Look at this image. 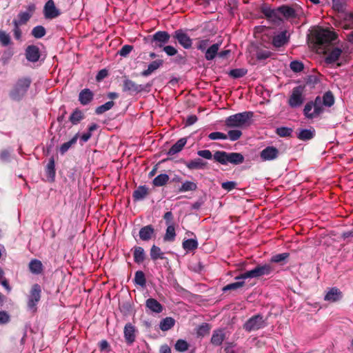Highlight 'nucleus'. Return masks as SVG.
Returning <instances> with one entry per match:
<instances>
[{
  "instance_id": "obj_1",
  "label": "nucleus",
  "mask_w": 353,
  "mask_h": 353,
  "mask_svg": "<svg viewBox=\"0 0 353 353\" xmlns=\"http://www.w3.org/2000/svg\"><path fill=\"white\" fill-rule=\"evenodd\" d=\"M197 154L205 159H211L212 157L215 161L222 164L227 165L232 163L239 165L244 161V157L239 152H226L225 151H216L212 155L209 150H202L197 152Z\"/></svg>"
},
{
  "instance_id": "obj_2",
  "label": "nucleus",
  "mask_w": 353,
  "mask_h": 353,
  "mask_svg": "<svg viewBox=\"0 0 353 353\" xmlns=\"http://www.w3.org/2000/svg\"><path fill=\"white\" fill-rule=\"evenodd\" d=\"M252 117V112L237 113L226 118L225 123L228 128H243L250 125Z\"/></svg>"
},
{
  "instance_id": "obj_3",
  "label": "nucleus",
  "mask_w": 353,
  "mask_h": 353,
  "mask_svg": "<svg viewBox=\"0 0 353 353\" xmlns=\"http://www.w3.org/2000/svg\"><path fill=\"white\" fill-rule=\"evenodd\" d=\"M274 271V268L271 263L259 265L254 269L247 271L241 276L243 279L259 278L263 276H268Z\"/></svg>"
},
{
  "instance_id": "obj_4",
  "label": "nucleus",
  "mask_w": 353,
  "mask_h": 353,
  "mask_svg": "<svg viewBox=\"0 0 353 353\" xmlns=\"http://www.w3.org/2000/svg\"><path fill=\"white\" fill-rule=\"evenodd\" d=\"M30 83L31 80L29 78H22L19 79L10 93V97L13 100H20L28 91Z\"/></svg>"
},
{
  "instance_id": "obj_5",
  "label": "nucleus",
  "mask_w": 353,
  "mask_h": 353,
  "mask_svg": "<svg viewBox=\"0 0 353 353\" xmlns=\"http://www.w3.org/2000/svg\"><path fill=\"white\" fill-rule=\"evenodd\" d=\"M323 112L322 101L320 97H317L314 101L308 102L304 107L303 113L306 118L313 119Z\"/></svg>"
},
{
  "instance_id": "obj_6",
  "label": "nucleus",
  "mask_w": 353,
  "mask_h": 353,
  "mask_svg": "<svg viewBox=\"0 0 353 353\" xmlns=\"http://www.w3.org/2000/svg\"><path fill=\"white\" fill-rule=\"evenodd\" d=\"M266 325L265 321L263 316L256 314L250 318L243 325V329L248 332L258 330Z\"/></svg>"
},
{
  "instance_id": "obj_7",
  "label": "nucleus",
  "mask_w": 353,
  "mask_h": 353,
  "mask_svg": "<svg viewBox=\"0 0 353 353\" xmlns=\"http://www.w3.org/2000/svg\"><path fill=\"white\" fill-rule=\"evenodd\" d=\"M304 87L299 85L293 88L288 99V104L291 108H297L301 106L304 100Z\"/></svg>"
},
{
  "instance_id": "obj_8",
  "label": "nucleus",
  "mask_w": 353,
  "mask_h": 353,
  "mask_svg": "<svg viewBox=\"0 0 353 353\" xmlns=\"http://www.w3.org/2000/svg\"><path fill=\"white\" fill-rule=\"evenodd\" d=\"M314 34L316 41L319 44L330 43L336 38V34L334 32L326 29H318Z\"/></svg>"
},
{
  "instance_id": "obj_9",
  "label": "nucleus",
  "mask_w": 353,
  "mask_h": 353,
  "mask_svg": "<svg viewBox=\"0 0 353 353\" xmlns=\"http://www.w3.org/2000/svg\"><path fill=\"white\" fill-rule=\"evenodd\" d=\"M43 14L46 19H54L59 16L60 11L55 6L53 0H48L43 8Z\"/></svg>"
},
{
  "instance_id": "obj_10",
  "label": "nucleus",
  "mask_w": 353,
  "mask_h": 353,
  "mask_svg": "<svg viewBox=\"0 0 353 353\" xmlns=\"http://www.w3.org/2000/svg\"><path fill=\"white\" fill-rule=\"evenodd\" d=\"M279 150L273 146H268L260 153V157L263 161H272L279 156Z\"/></svg>"
},
{
  "instance_id": "obj_11",
  "label": "nucleus",
  "mask_w": 353,
  "mask_h": 353,
  "mask_svg": "<svg viewBox=\"0 0 353 353\" xmlns=\"http://www.w3.org/2000/svg\"><path fill=\"white\" fill-rule=\"evenodd\" d=\"M41 299V290L39 288H33L29 295L28 301V307L35 312L37 310L36 305Z\"/></svg>"
},
{
  "instance_id": "obj_12",
  "label": "nucleus",
  "mask_w": 353,
  "mask_h": 353,
  "mask_svg": "<svg viewBox=\"0 0 353 353\" xmlns=\"http://www.w3.org/2000/svg\"><path fill=\"white\" fill-rule=\"evenodd\" d=\"M170 34L165 31H158L153 35V41L157 47L162 48L169 41Z\"/></svg>"
},
{
  "instance_id": "obj_13",
  "label": "nucleus",
  "mask_w": 353,
  "mask_h": 353,
  "mask_svg": "<svg viewBox=\"0 0 353 353\" xmlns=\"http://www.w3.org/2000/svg\"><path fill=\"white\" fill-rule=\"evenodd\" d=\"M26 57L30 62H37L40 58L39 48L34 45L28 46L26 50Z\"/></svg>"
},
{
  "instance_id": "obj_14",
  "label": "nucleus",
  "mask_w": 353,
  "mask_h": 353,
  "mask_svg": "<svg viewBox=\"0 0 353 353\" xmlns=\"http://www.w3.org/2000/svg\"><path fill=\"white\" fill-rule=\"evenodd\" d=\"M174 37L177 39L179 43L185 49H189L191 48L192 41L190 37L183 32L181 30H178L175 32Z\"/></svg>"
},
{
  "instance_id": "obj_15",
  "label": "nucleus",
  "mask_w": 353,
  "mask_h": 353,
  "mask_svg": "<svg viewBox=\"0 0 353 353\" xmlns=\"http://www.w3.org/2000/svg\"><path fill=\"white\" fill-rule=\"evenodd\" d=\"M124 338L128 345H132L135 341V329L130 323H128L125 325Z\"/></svg>"
},
{
  "instance_id": "obj_16",
  "label": "nucleus",
  "mask_w": 353,
  "mask_h": 353,
  "mask_svg": "<svg viewBox=\"0 0 353 353\" xmlns=\"http://www.w3.org/2000/svg\"><path fill=\"white\" fill-rule=\"evenodd\" d=\"M342 53V50L339 48H333L329 50L325 57L327 63H334L339 60Z\"/></svg>"
},
{
  "instance_id": "obj_17",
  "label": "nucleus",
  "mask_w": 353,
  "mask_h": 353,
  "mask_svg": "<svg viewBox=\"0 0 353 353\" xmlns=\"http://www.w3.org/2000/svg\"><path fill=\"white\" fill-rule=\"evenodd\" d=\"M289 35L287 31H282L276 34L272 39V44L276 48H279L288 43Z\"/></svg>"
},
{
  "instance_id": "obj_18",
  "label": "nucleus",
  "mask_w": 353,
  "mask_h": 353,
  "mask_svg": "<svg viewBox=\"0 0 353 353\" xmlns=\"http://www.w3.org/2000/svg\"><path fill=\"white\" fill-rule=\"evenodd\" d=\"M225 339V333L223 330L218 329L213 331L210 342L214 346H219Z\"/></svg>"
},
{
  "instance_id": "obj_19",
  "label": "nucleus",
  "mask_w": 353,
  "mask_h": 353,
  "mask_svg": "<svg viewBox=\"0 0 353 353\" xmlns=\"http://www.w3.org/2000/svg\"><path fill=\"white\" fill-rule=\"evenodd\" d=\"M93 97V92L90 89L85 88L80 92L79 101L82 105H85L92 101Z\"/></svg>"
},
{
  "instance_id": "obj_20",
  "label": "nucleus",
  "mask_w": 353,
  "mask_h": 353,
  "mask_svg": "<svg viewBox=\"0 0 353 353\" xmlns=\"http://www.w3.org/2000/svg\"><path fill=\"white\" fill-rule=\"evenodd\" d=\"M154 234V230L150 225L142 228L139 231V237L141 240L147 241L152 239Z\"/></svg>"
},
{
  "instance_id": "obj_21",
  "label": "nucleus",
  "mask_w": 353,
  "mask_h": 353,
  "mask_svg": "<svg viewBox=\"0 0 353 353\" xmlns=\"http://www.w3.org/2000/svg\"><path fill=\"white\" fill-rule=\"evenodd\" d=\"M163 61L161 59L151 62L148 65V68L141 72L142 76L148 77L150 75L152 72L159 68L163 65Z\"/></svg>"
},
{
  "instance_id": "obj_22",
  "label": "nucleus",
  "mask_w": 353,
  "mask_h": 353,
  "mask_svg": "<svg viewBox=\"0 0 353 353\" xmlns=\"http://www.w3.org/2000/svg\"><path fill=\"white\" fill-rule=\"evenodd\" d=\"M30 271L34 274H41L43 270V266L41 261L32 259L29 263Z\"/></svg>"
},
{
  "instance_id": "obj_23",
  "label": "nucleus",
  "mask_w": 353,
  "mask_h": 353,
  "mask_svg": "<svg viewBox=\"0 0 353 353\" xmlns=\"http://www.w3.org/2000/svg\"><path fill=\"white\" fill-rule=\"evenodd\" d=\"M342 297V293L338 288H331L325 296V300L330 302H334Z\"/></svg>"
},
{
  "instance_id": "obj_24",
  "label": "nucleus",
  "mask_w": 353,
  "mask_h": 353,
  "mask_svg": "<svg viewBox=\"0 0 353 353\" xmlns=\"http://www.w3.org/2000/svg\"><path fill=\"white\" fill-rule=\"evenodd\" d=\"M263 13L270 19L273 21H276L277 20H281V18L279 16V10L277 9H272L269 7H265L263 8Z\"/></svg>"
},
{
  "instance_id": "obj_25",
  "label": "nucleus",
  "mask_w": 353,
  "mask_h": 353,
  "mask_svg": "<svg viewBox=\"0 0 353 353\" xmlns=\"http://www.w3.org/2000/svg\"><path fill=\"white\" fill-rule=\"evenodd\" d=\"M146 307L156 313H160L163 311V306L154 299H148L146 301Z\"/></svg>"
},
{
  "instance_id": "obj_26",
  "label": "nucleus",
  "mask_w": 353,
  "mask_h": 353,
  "mask_svg": "<svg viewBox=\"0 0 353 353\" xmlns=\"http://www.w3.org/2000/svg\"><path fill=\"white\" fill-rule=\"evenodd\" d=\"M187 143L185 138H181L178 140L169 150L168 154L173 155L179 152Z\"/></svg>"
},
{
  "instance_id": "obj_27",
  "label": "nucleus",
  "mask_w": 353,
  "mask_h": 353,
  "mask_svg": "<svg viewBox=\"0 0 353 353\" xmlns=\"http://www.w3.org/2000/svg\"><path fill=\"white\" fill-rule=\"evenodd\" d=\"M206 163L201 159H195L186 163V167L190 170L203 169L206 166Z\"/></svg>"
},
{
  "instance_id": "obj_28",
  "label": "nucleus",
  "mask_w": 353,
  "mask_h": 353,
  "mask_svg": "<svg viewBox=\"0 0 353 353\" xmlns=\"http://www.w3.org/2000/svg\"><path fill=\"white\" fill-rule=\"evenodd\" d=\"M220 45L215 43L212 45L205 50V57L207 60H212L218 53Z\"/></svg>"
},
{
  "instance_id": "obj_29",
  "label": "nucleus",
  "mask_w": 353,
  "mask_h": 353,
  "mask_svg": "<svg viewBox=\"0 0 353 353\" xmlns=\"http://www.w3.org/2000/svg\"><path fill=\"white\" fill-rule=\"evenodd\" d=\"M183 248L186 251H192L197 248L198 241L196 239H189L183 241Z\"/></svg>"
},
{
  "instance_id": "obj_30",
  "label": "nucleus",
  "mask_w": 353,
  "mask_h": 353,
  "mask_svg": "<svg viewBox=\"0 0 353 353\" xmlns=\"http://www.w3.org/2000/svg\"><path fill=\"white\" fill-rule=\"evenodd\" d=\"M279 16L281 18V16L285 18H290L294 15V10L290 6H283L278 8Z\"/></svg>"
},
{
  "instance_id": "obj_31",
  "label": "nucleus",
  "mask_w": 353,
  "mask_h": 353,
  "mask_svg": "<svg viewBox=\"0 0 353 353\" xmlns=\"http://www.w3.org/2000/svg\"><path fill=\"white\" fill-rule=\"evenodd\" d=\"M175 323V321L172 317H166L160 322V329L162 331H167L170 329H171Z\"/></svg>"
},
{
  "instance_id": "obj_32",
  "label": "nucleus",
  "mask_w": 353,
  "mask_h": 353,
  "mask_svg": "<svg viewBox=\"0 0 353 353\" xmlns=\"http://www.w3.org/2000/svg\"><path fill=\"white\" fill-rule=\"evenodd\" d=\"M211 325L209 323H203L196 329V334L199 337H204L210 334Z\"/></svg>"
},
{
  "instance_id": "obj_33",
  "label": "nucleus",
  "mask_w": 353,
  "mask_h": 353,
  "mask_svg": "<svg viewBox=\"0 0 353 353\" xmlns=\"http://www.w3.org/2000/svg\"><path fill=\"white\" fill-rule=\"evenodd\" d=\"M148 188L145 186L139 187L133 193L134 200H141L148 194Z\"/></svg>"
},
{
  "instance_id": "obj_34",
  "label": "nucleus",
  "mask_w": 353,
  "mask_h": 353,
  "mask_svg": "<svg viewBox=\"0 0 353 353\" xmlns=\"http://www.w3.org/2000/svg\"><path fill=\"white\" fill-rule=\"evenodd\" d=\"M83 118V114L80 110L76 109L70 115V121L73 125L78 124Z\"/></svg>"
},
{
  "instance_id": "obj_35",
  "label": "nucleus",
  "mask_w": 353,
  "mask_h": 353,
  "mask_svg": "<svg viewBox=\"0 0 353 353\" xmlns=\"http://www.w3.org/2000/svg\"><path fill=\"white\" fill-rule=\"evenodd\" d=\"M169 180V176L166 174H161L153 179L154 186H163L167 183Z\"/></svg>"
},
{
  "instance_id": "obj_36",
  "label": "nucleus",
  "mask_w": 353,
  "mask_h": 353,
  "mask_svg": "<svg viewBox=\"0 0 353 353\" xmlns=\"http://www.w3.org/2000/svg\"><path fill=\"white\" fill-rule=\"evenodd\" d=\"M79 134H77L72 139H71L69 141L63 143L59 149V151L61 154H65L72 145L77 143Z\"/></svg>"
},
{
  "instance_id": "obj_37",
  "label": "nucleus",
  "mask_w": 353,
  "mask_h": 353,
  "mask_svg": "<svg viewBox=\"0 0 353 353\" xmlns=\"http://www.w3.org/2000/svg\"><path fill=\"white\" fill-rule=\"evenodd\" d=\"M314 135V130L303 129L299 132L298 134V138L301 140L306 141L312 139Z\"/></svg>"
},
{
  "instance_id": "obj_38",
  "label": "nucleus",
  "mask_w": 353,
  "mask_h": 353,
  "mask_svg": "<svg viewBox=\"0 0 353 353\" xmlns=\"http://www.w3.org/2000/svg\"><path fill=\"white\" fill-rule=\"evenodd\" d=\"M322 106L325 105L327 107H331L334 103V98L331 92H327L323 96Z\"/></svg>"
},
{
  "instance_id": "obj_39",
  "label": "nucleus",
  "mask_w": 353,
  "mask_h": 353,
  "mask_svg": "<svg viewBox=\"0 0 353 353\" xmlns=\"http://www.w3.org/2000/svg\"><path fill=\"white\" fill-rule=\"evenodd\" d=\"M176 233L175 228L173 225L168 226L165 232V234L163 237L165 241H173L175 239Z\"/></svg>"
},
{
  "instance_id": "obj_40",
  "label": "nucleus",
  "mask_w": 353,
  "mask_h": 353,
  "mask_svg": "<svg viewBox=\"0 0 353 353\" xmlns=\"http://www.w3.org/2000/svg\"><path fill=\"white\" fill-rule=\"evenodd\" d=\"M145 259V252L142 248L137 247L134 251V260L136 263H142Z\"/></svg>"
},
{
  "instance_id": "obj_41",
  "label": "nucleus",
  "mask_w": 353,
  "mask_h": 353,
  "mask_svg": "<svg viewBox=\"0 0 353 353\" xmlns=\"http://www.w3.org/2000/svg\"><path fill=\"white\" fill-rule=\"evenodd\" d=\"M197 188V185L192 181H185L183 182L179 188V191L181 192L194 191Z\"/></svg>"
},
{
  "instance_id": "obj_42",
  "label": "nucleus",
  "mask_w": 353,
  "mask_h": 353,
  "mask_svg": "<svg viewBox=\"0 0 353 353\" xmlns=\"http://www.w3.org/2000/svg\"><path fill=\"white\" fill-rule=\"evenodd\" d=\"M18 19H14L13 23H17L18 25L22 26L26 24L28 20L30 19V14L27 12H20L18 14Z\"/></svg>"
},
{
  "instance_id": "obj_43",
  "label": "nucleus",
  "mask_w": 353,
  "mask_h": 353,
  "mask_svg": "<svg viewBox=\"0 0 353 353\" xmlns=\"http://www.w3.org/2000/svg\"><path fill=\"white\" fill-rule=\"evenodd\" d=\"M55 165H54V161L53 158H51L46 166V174L48 177L51 178L52 180L54 178L55 176Z\"/></svg>"
},
{
  "instance_id": "obj_44",
  "label": "nucleus",
  "mask_w": 353,
  "mask_h": 353,
  "mask_svg": "<svg viewBox=\"0 0 353 353\" xmlns=\"http://www.w3.org/2000/svg\"><path fill=\"white\" fill-rule=\"evenodd\" d=\"M46 33V29L42 26H37L34 27L32 30V34L36 39H40L44 37Z\"/></svg>"
},
{
  "instance_id": "obj_45",
  "label": "nucleus",
  "mask_w": 353,
  "mask_h": 353,
  "mask_svg": "<svg viewBox=\"0 0 353 353\" xmlns=\"http://www.w3.org/2000/svg\"><path fill=\"white\" fill-rule=\"evenodd\" d=\"M188 347L189 344L186 341L183 339H179L174 345L175 350L179 352H185L188 349Z\"/></svg>"
},
{
  "instance_id": "obj_46",
  "label": "nucleus",
  "mask_w": 353,
  "mask_h": 353,
  "mask_svg": "<svg viewBox=\"0 0 353 353\" xmlns=\"http://www.w3.org/2000/svg\"><path fill=\"white\" fill-rule=\"evenodd\" d=\"M114 105V103L112 101H108L105 103L99 106L97 108L95 112L97 114H101L104 113L105 112L110 110Z\"/></svg>"
},
{
  "instance_id": "obj_47",
  "label": "nucleus",
  "mask_w": 353,
  "mask_h": 353,
  "mask_svg": "<svg viewBox=\"0 0 353 353\" xmlns=\"http://www.w3.org/2000/svg\"><path fill=\"white\" fill-rule=\"evenodd\" d=\"M150 256L152 259L157 260V259H163V253L161 252V249L156 246L153 245L150 250Z\"/></svg>"
},
{
  "instance_id": "obj_48",
  "label": "nucleus",
  "mask_w": 353,
  "mask_h": 353,
  "mask_svg": "<svg viewBox=\"0 0 353 353\" xmlns=\"http://www.w3.org/2000/svg\"><path fill=\"white\" fill-rule=\"evenodd\" d=\"M347 0H332V8L338 12H343L346 6Z\"/></svg>"
},
{
  "instance_id": "obj_49",
  "label": "nucleus",
  "mask_w": 353,
  "mask_h": 353,
  "mask_svg": "<svg viewBox=\"0 0 353 353\" xmlns=\"http://www.w3.org/2000/svg\"><path fill=\"white\" fill-rule=\"evenodd\" d=\"M134 282L136 285L143 287L145 283V274L141 271H138L135 274Z\"/></svg>"
},
{
  "instance_id": "obj_50",
  "label": "nucleus",
  "mask_w": 353,
  "mask_h": 353,
  "mask_svg": "<svg viewBox=\"0 0 353 353\" xmlns=\"http://www.w3.org/2000/svg\"><path fill=\"white\" fill-rule=\"evenodd\" d=\"M247 74V70L244 68H238L231 70L229 74L234 78H240L245 76Z\"/></svg>"
},
{
  "instance_id": "obj_51",
  "label": "nucleus",
  "mask_w": 353,
  "mask_h": 353,
  "mask_svg": "<svg viewBox=\"0 0 353 353\" xmlns=\"http://www.w3.org/2000/svg\"><path fill=\"white\" fill-rule=\"evenodd\" d=\"M290 69L295 72H299L304 68L303 63L299 61H293L290 64Z\"/></svg>"
},
{
  "instance_id": "obj_52",
  "label": "nucleus",
  "mask_w": 353,
  "mask_h": 353,
  "mask_svg": "<svg viewBox=\"0 0 353 353\" xmlns=\"http://www.w3.org/2000/svg\"><path fill=\"white\" fill-rule=\"evenodd\" d=\"M208 138L210 140H225L228 139L227 134L220 132H214L208 135Z\"/></svg>"
},
{
  "instance_id": "obj_53",
  "label": "nucleus",
  "mask_w": 353,
  "mask_h": 353,
  "mask_svg": "<svg viewBox=\"0 0 353 353\" xmlns=\"http://www.w3.org/2000/svg\"><path fill=\"white\" fill-rule=\"evenodd\" d=\"M242 135V132L240 130H231L228 132V138L231 141H234L238 140Z\"/></svg>"
},
{
  "instance_id": "obj_54",
  "label": "nucleus",
  "mask_w": 353,
  "mask_h": 353,
  "mask_svg": "<svg viewBox=\"0 0 353 353\" xmlns=\"http://www.w3.org/2000/svg\"><path fill=\"white\" fill-rule=\"evenodd\" d=\"M124 91H136L137 90V85L131 80L126 79L123 83Z\"/></svg>"
},
{
  "instance_id": "obj_55",
  "label": "nucleus",
  "mask_w": 353,
  "mask_h": 353,
  "mask_svg": "<svg viewBox=\"0 0 353 353\" xmlns=\"http://www.w3.org/2000/svg\"><path fill=\"white\" fill-rule=\"evenodd\" d=\"M0 43L3 46H7L10 43V37L9 34L3 30H0Z\"/></svg>"
},
{
  "instance_id": "obj_56",
  "label": "nucleus",
  "mask_w": 353,
  "mask_h": 353,
  "mask_svg": "<svg viewBox=\"0 0 353 353\" xmlns=\"http://www.w3.org/2000/svg\"><path fill=\"white\" fill-rule=\"evenodd\" d=\"M272 52L267 50H260L256 52V58L259 60H264L271 57Z\"/></svg>"
},
{
  "instance_id": "obj_57",
  "label": "nucleus",
  "mask_w": 353,
  "mask_h": 353,
  "mask_svg": "<svg viewBox=\"0 0 353 353\" xmlns=\"http://www.w3.org/2000/svg\"><path fill=\"white\" fill-rule=\"evenodd\" d=\"M288 256H289V254L286 253V252L278 254L273 256L271 258L270 261L272 263H280L283 261H285Z\"/></svg>"
},
{
  "instance_id": "obj_58",
  "label": "nucleus",
  "mask_w": 353,
  "mask_h": 353,
  "mask_svg": "<svg viewBox=\"0 0 353 353\" xmlns=\"http://www.w3.org/2000/svg\"><path fill=\"white\" fill-rule=\"evenodd\" d=\"M10 321V316L6 311H0V325H3L9 323Z\"/></svg>"
},
{
  "instance_id": "obj_59",
  "label": "nucleus",
  "mask_w": 353,
  "mask_h": 353,
  "mask_svg": "<svg viewBox=\"0 0 353 353\" xmlns=\"http://www.w3.org/2000/svg\"><path fill=\"white\" fill-rule=\"evenodd\" d=\"M132 49H133V47L132 46L125 45L119 51V54L121 57H126L131 52Z\"/></svg>"
},
{
  "instance_id": "obj_60",
  "label": "nucleus",
  "mask_w": 353,
  "mask_h": 353,
  "mask_svg": "<svg viewBox=\"0 0 353 353\" xmlns=\"http://www.w3.org/2000/svg\"><path fill=\"white\" fill-rule=\"evenodd\" d=\"M276 132L280 137H288L290 135L292 130L288 128L282 127L277 128Z\"/></svg>"
},
{
  "instance_id": "obj_61",
  "label": "nucleus",
  "mask_w": 353,
  "mask_h": 353,
  "mask_svg": "<svg viewBox=\"0 0 353 353\" xmlns=\"http://www.w3.org/2000/svg\"><path fill=\"white\" fill-rule=\"evenodd\" d=\"M210 41L209 39H201L198 41L196 48L198 50L201 51L206 50V48L209 46Z\"/></svg>"
},
{
  "instance_id": "obj_62",
  "label": "nucleus",
  "mask_w": 353,
  "mask_h": 353,
  "mask_svg": "<svg viewBox=\"0 0 353 353\" xmlns=\"http://www.w3.org/2000/svg\"><path fill=\"white\" fill-rule=\"evenodd\" d=\"M14 29L13 34L14 37L17 40H21V30L20 29V25H18L17 23H13Z\"/></svg>"
},
{
  "instance_id": "obj_63",
  "label": "nucleus",
  "mask_w": 353,
  "mask_h": 353,
  "mask_svg": "<svg viewBox=\"0 0 353 353\" xmlns=\"http://www.w3.org/2000/svg\"><path fill=\"white\" fill-rule=\"evenodd\" d=\"M236 184L234 181H226L222 183L221 187L227 191H230L236 187Z\"/></svg>"
},
{
  "instance_id": "obj_64",
  "label": "nucleus",
  "mask_w": 353,
  "mask_h": 353,
  "mask_svg": "<svg viewBox=\"0 0 353 353\" xmlns=\"http://www.w3.org/2000/svg\"><path fill=\"white\" fill-rule=\"evenodd\" d=\"M163 51L168 56H174L177 53V50L171 46H166L163 47Z\"/></svg>"
}]
</instances>
